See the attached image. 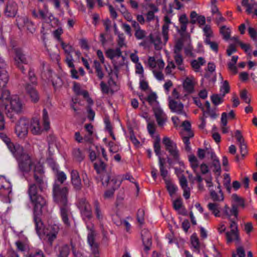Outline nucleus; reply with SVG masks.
Masks as SVG:
<instances>
[{"label":"nucleus","instance_id":"1","mask_svg":"<svg viewBox=\"0 0 257 257\" xmlns=\"http://www.w3.org/2000/svg\"><path fill=\"white\" fill-rule=\"evenodd\" d=\"M28 193L34 205L33 219L37 233L40 237L45 236L47 241L51 245L57 237L60 226L58 224L51 222L44 226L41 215L46 207V200L39 193L36 185L33 183H29Z\"/></svg>","mask_w":257,"mask_h":257},{"label":"nucleus","instance_id":"2","mask_svg":"<svg viewBox=\"0 0 257 257\" xmlns=\"http://www.w3.org/2000/svg\"><path fill=\"white\" fill-rule=\"evenodd\" d=\"M7 147L18 162L19 168L23 173H28L33 169L34 178L41 191L47 187V182L44 175L42 165L39 162L32 161L31 157L24 152L23 148L19 144H14L8 141Z\"/></svg>","mask_w":257,"mask_h":257},{"label":"nucleus","instance_id":"3","mask_svg":"<svg viewBox=\"0 0 257 257\" xmlns=\"http://www.w3.org/2000/svg\"><path fill=\"white\" fill-rule=\"evenodd\" d=\"M53 169L56 177L53 188L54 199L60 206V214L63 223L65 225L69 226L70 222L69 217L71 212L67 201L68 189L67 187L61 186L58 183L60 182L61 184H63L66 180L67 176L63 172L58 170L57 165H54Z\"/></svg>","mask_w":257,"mask_h":257},{"label":"nucleus","instance_id":"4","mask_svg":"<svg viewBox=\"0 0 257 257\" xmlns=\"http://www.w3.org/2000/svg\"><path fill=\"white\" fill-rule=\"evenodd\" d=\"M83 220L85 222L86 227L88 230L87 235V242L90 246L92 253L94 255L98 254V244L95 240L96 233L94 230L93 224H89L88 221L92 218V211L91 206L85 198L80 199L77 203Z\"/></svg>","mask_w":257,"mask_h":257},{"label":"nucleus","instance_id":"5","mask_svg":"<svg viewBox=\"0 0 257 257\" xmlns=\"http://www.w3.org/2000/svg\"><path fill=\"white\" fill-rule=\"evenodd\" d=\"M239 210L237 205L231 204V208L225 205L223 209V213L227 218L230 221L229 230L225 232L226 239L228 243L234 241H239V235L238 224L236 220L238 219Z\"/></svg>","mask_w":257,"mask_h":257},{"label":"nucleus","instance_id":"6","mask_svg":"<svg viewBox=\"0 0 257 257\" xmlns=\"http://www.w3.org/2000/svg\"><path fill=\"white\" fill-rule=\"evenodd\" d=\"M43 127L41 125L39 120L37 118L30 120V131L34 135H39L43 130L48 131L50 128V120L48 112L46 109L43 110L42 113Z\"/></svg>","mask_w":257,"mask_h":257},{"label":"nucleus","instance_id":"7","mask_svg":"<svg viewBox=\"0 0 257 257\" xmlns=\"http://www.w3.org/2000/svg\"><path fill=\"white\" fill-rule=\"evenodd\" d=\"M147 65L152 71L157 80H162L164 79L162 71L165 66V63L162 59H156L154 57H149Z\"/></svg>","mask_w":257,"mask_h":257},{"label":"nucleus","instance_id":"8","mask_svg":"<svg viewBox=\"0 0 257 257\" xmlns=\"http://www.w3.org/2000/svg\"><path fill=\"white\" fill-rule=\"evenodd\" d=\"M106 55L112 61L115 68H118L124 64L125 57L122 55L120 48L108 49L106 51Z\"/></svg>","mask_w":257,"mask_h":257},{"label":"nucleus","instance_id":"9","mask_svg":"<svg viewBox=\"0 0 257 257\" xmlns=\"http://www.w3.org/2000/svg\"><path fill=\"white\" fill-rule=\"evenodd\" d=\"M30 120L26 118H21L17 122L15 126V133L20 139L25 138L28 133Z\"/></svg>","mask_w":257,"mask_h":257},{"label":"nucleus","instance_id":"10","mask_svg":"<svg viewBox=\"0 0 257 257\" xmlns=\"http://www.w3.org/2000/svg\"><path fill=\"white\" fill-rule=\"evenodd\" d=\"M162 143L165 146V149L169 152L170 155L173 159L178 161L179 158V151L176 144L167 137H165L163 139Z\"/></svg>","mask_w":257,"mask_h":257},{"label":"nucleus","instance_id":"11","mask_svg":"<svg viewBox=\"0 0 257 257\" xmlns=\"http://www.w3.org/2000/svg\"><path fill=\"white\" fill-rule=\"evenodd\" d=\"M102 184L104 186H108L113 190L119 188L122 183L120 177L113 176L110 178L108 175H104L101 178Z\"/></svg>","mask_w":257,"mask_h":257},{"label":"nucleus","instance_id":"12","mask_svg":"<svg viewBox=\"0 0 257 257\" xmlns=\"http://www.w3.org/2000/svg\"><path fill=\"white\" fill-rule=\"evenodd\" d=\"M14 59L15 64L23 73H24L26 69L23 65L27 64L28 60L21 49L18 48L15 50Z\"/></svg>","mask_w":257,"mask_h":257},{"label":"nucleus","instance_id":"13","mask_svg":"<svg viewBox=\"0 0 257 257\" xmlns=\"http://www.w3.org/2000/svg\"><path fill=\"white\" fill-rule=\"evenodd\" d=\"M18 11V4L15 1L10 0L6 4L4 13L7 17L13 18L17 15Z\"/></svg>","mask_w":257,"mask_h":257},{"label":"nucleus","instance_id":"14","mask_svg":"<svg viewBox=\"0 0 257 257\" xmlns=\"http://www.w3.org/2000/svg\"><path fill=\"white\" fill-rule=\"evenodd\" d=\"M154 113L159 126H162L167 120V116L159 105L153 106Z\"/></svg>","mask_w":257,"mask_h":257},{"label":"nucleus","instance_id":"15","mask_svg":"<svg viewBox=\"0 0 257 257\" xmlns=\"http://www.w3.org/2000/svg\"><path fill=\"white\" fill-rule=\"evenodd\" d=\"M169 106L172 112L186 116L183 104L180 101L174 100L170 96L169 97Z\"/></svg>","mask_w":257,"mask_h":257},{"label":"nucleus","instance_id":"16","mask_svg":"<svg viewBox=\"0 0 257 257\" xmlns=\"http://www.w3.org/2000/svg\"><path fill=\"white\" fill-rule=\"evenodd\" d=\"M12 192V185L9 180L0 176V193L4 196H9Z\"/></svg>","mask_w":257,"mask_h":257},{"label":"nucleus","instance_id":"17","mask_svg":"<svg viewBox=\"0 0 257 257\" xmlns=\"http://www.w3.org/2000/svg\"><path fill=\"white\" fill-rule=\"evenodd\" d=\"M207 154H210V157L209 158L212 160V163L210 164V168L212 169L213 171L215 173L220 172V164L218 158L217 157L216 155L213 150H208Z\"/></svg>","mask_w":257,"mask_h":257},{"label":"nucleus","instance_id":"18","mask_svg":"<svg viewBox=\"0 0 257 257\" xmlns=\"http://www.w3.org/2000/svg\"><path fill=\"white\" fill-rule=\"evenodd\" d=\"M27 93L31 99V102L36 103L38 102L40 99V96L38 92L35 88L33 85L27 84L25 87Z\"/></svg>","mask_w":257,"mask_h":257},{"label":"nucleus","instance_id":"19","mask_svg":"<svg viewBox=\"0 0 257 257\" xmlns=\"http://www.w3.org/2000/svg\"><path fill=\"white\" fill-rule=\"evenodd\" d=\"M32 15L34 18L41 19L46 22H49L51 16L47 8L44 10H39L38 12L36 10H34L32 11Z\"/></svg>","mask_w":257,"mask_h":257},{"label":"nucleus","instance_id":"20","mask_svg":"<svg viewBox=\"0 0 257 257\" xmlns=\"http://www.w3.org/2000/svg\"><path fill=\"white\" fill-rule=\"evenodd\" d=\"M71 182L74 188L79 190L81 189L82 184L78 172L77 170H73L71 172Z\"/></svg>","mask_w":257,"mask_h":257},{"label":"nucleus","instance_id":"21","mask_svg":"<svg viewBox=\"0 0 257 257\" xmlns=\"http://www.w3.org/2000/svg\"><path fill=\"white\" fill-rule=\"evenodd\" d=\"M11 108L12 111L17 113L22 111L23 109L22 104L17 96H13L10 100Z\"/></svg>","mask_w":257,"mask_h":257},{"label":"nucleus","instance_id":"22","mask_svg":"<svg viewBox=\"0 0 257 257\" xmlns=\"http://www.w3.org/2000/svg\"><path fill=\"white\" fill-rule=\"evenodd\" d=\"M164 23L162 26V34L164 39V43L166 44L169 39V25L171 23V19L168 16H166L164 19Z\"/></svg>","mask_w":257,"mask_h":257},{"label":"nucleus","instance_id":"23","mask_svg":"<svg viewBox=\"0 0 257 257\" xmlns=\"http://www.w3.org/2000/svg\"><path fill=\"white\" fill-rule=\"evenodd\" d=\"M179 180L180 186L183 190V196L186 199H188L190 196V189L188 186L187 179L183 176L179 178Z\"/></svg>","mask_w":257,"mask_h":257},{"label":"nucleus","instance_id":"24","mask_svg":"<svg viewBox=\"0 0 257 257\" xmlns=\"http://www.w3.org/2000/svg\"><path fill=\"white\" fill-rule=\"evenodd\" d=\"M173 206L174 209L179 213L183 215H187V211L183 204L182 199L177 198L173 201Z\"/></svg>","mask_w":257,"mask_h":257},{"label":"nucleus","instance_id":"25","mask_svg":"<svg viewBox=\"0 0 257 257\" xmlns=\"http://www.w3.org/2000/svg\"><path fill=\"white\" fill-rule=\"evenodd\" d=\"M190 240L193 251L199 253L200 250L204 247L203 244L200 243L198 238L195 234L191 235Z\"/></svg>","mask_w":257,"mask_h":257},{"label":"nucleus","instance_id":"26","mask_svg":"<svg viewBox=\"0 0 257 257\" xmlns=\"http://www.w3.org/2000/svg\"><path fill=\"white\" fill-rule=\"evenodd\" d=\"M84 127L86 132L84 136V142L91 143L94 135V127L91 124H85Z\"/></svg>","mask_w":257,"mask_h":257},{"label":"nucleus","instance_id":"27","mask_svg":"<svg viewBox=\"0 0 257 257\" xmlns=\"http://www.w3.org/2000/svg\"><path fill=\"white\" fill-rule=\"evenodd\" d=\"M173 58L174 59V63L178 69L181 71L185 70V66L184 64V58L181 53L174 54Z\"/></svg>","mask_w":257,"mask_h":257},{"label":"nucleus","instance_id":"28","mask_svg":"<svg viewBox=\"0 0 257 257\" xmlns=\"http://www.w3.org/2000/svg\"><path fill=\"white\" fill-rule=\"evenodd\" d=\"M195 79L193 77H187L183 82V87L188 93H192L194 90Z\"/></svg>","mask_w":257,"mask_h":257},{"label":"nucleus","instance_id":"29","mask_svg":"<svg viewBox=\"0 0 257 257\" xmlns=\"http://www.w3.org/2000/svg\"><path fill=\"white\" fill-rule=\"evenodd\" d=\"M9 80L8 72L5 69L0 70V90L6 86Z\"/></svg>","mask_w":257,"mask_h":257},{"label":"nucleus","instance_id":"30","mask_svg":"<svg viewBox=\"0 0 257 257\" xmlns=\"http://www.w3.org/2000/svg\"><path fill=\"white\" fill-rule=\"evenodd\" d=\"M94 207V213L96 218L100 222L104 218V214L102 211L98 201H95L93 203Z\"/></svg>","mask_w":257,"mask_h":257},{"label":"nucleus","instance_id":"31","mask_svg":"<svg viewBox=\"0 0 257 257\" xmlns=\"http://www.w3.org/2000/svg\"><path fill=\"white\" fill-rule=\"evenodd\" d=\"M205 63V59L203 57H199L197 59L192 60L191 62V65L195 71H198L200 67Z\"/></svg>","mask_w":257,"mask_h":257},{"label":"nucleus","instance_id":"32","mask_svg":"<svg viewBox=\"0 0 257 257\" xmlns=\"http://www.w3.org/2000/svg\"><path fill=\"white\" fill-rule=\"evenodd\" d=\"M204 42L206 40L212 39L214 36V34L211 27L209 25H206L203 28Z\"/></svg>","mask_w":257,"mask_h":257},{"label":"nucleus","instance_id":"33","mask_svg":"<svg viewBox=\"0 0 257 257\" xmlns=\"http://www.w3.org/2000/svg\"><path fill=\"white\" fill-rule=\"evenodd\" d=\"M73 91L77 95H81L83 97L88 96V92L86 90H83L81 88L80 84L78 83L74 82L73 83Z\"/></svg>","mask_w":257,"mask_h":257},{"label":"nucleus","instance_id":"34","mask_svg":"<svg viewBox=\"0 0 257 257\" xmlns=\"http://www.w3.org/2000/svg\"><path fill=\"white\" fill-rule=\"evenodd\" d=\"M111 83L115 84V83L113 80H109L108 85L105 83L103 81L101 82L100 86L101 90L103 93L108 94L109 92H111L112 91L110 86Z\"/></svg>","mask_w":257,"mask_h":257},{"label":"nucleus","instance_id":"35","mask_svg":"<svg viewBox=\"0 0 257 257\" xmlns=\"http://www.w3.org/2000/svg\"><path fill=\"white\" fill-rule=\"evenodd\" d=\"M208 208L215 217L220 216V206L218 204L210 203L208 204Z\"/></svg>","mask_w":257,"mask_h":257},{"label":"nucleus","instance_id":"36","mask_svg":"<svg viewBox=\"0 0 257 257\" xmlns=\"http://www.w3.org/2000/svg\"><path fill=\"white\" fill-rule=\"evenodd\" d=\"M218 189V193H217L215 191L210 190V196L212 199L214 201H222L223 200V195L222 191L220 190V186L218 185L217 187Z\"/></svg>","mask_w":257,"mask_h":257},{"label":"nucleus","instance_id":"37","mask_svg":"<svg viewBox=\"0 0 257 257\" xmlns=\"http://www.w3.org/2000/svg\"><path fill=\"white\" fill-rule=\"evenodd\" d=\"M16 245L17 249L22 252L28 251L30 249L29 244L27 241L23 242L19 240L16 242Z\"/></svg>","mask_w":257,"mask_h":257},{"label":"nucleus","instance_id":"38","mask_svg":"<svg viewBox=\"0 0 257 257\" xmlns=\"http://www.w3.org/2000/svg\"><path fill=\"white\" fill-rule=\"evenodd\" d=\"M189 161L194 172L198 171L199 163L197 158L193 155L189 156Z\"/></svg>","mask_w":257,"mask_h":257},{"label":"nucleus","instance_id":"39","mask_svg":"<svg viewBox=\"0 0 257 257\" xmlns=\"http://www.w3.org/2000/svg\"><path fill=\"white\" fill-rule=\"evenodd\" d=\"M59 257H68L70 252V247L67 244L60 246L59 249Z\"/></svg>","mask_w":257,"mask_h":257},{"label":"nucleus","instance_id":"40","mask_svg":"<svg viewBox=\"0 0 257 257\" xmlns=\"http://www.w3.org/2000/svg\"><path fill=\"white\" fill-rule=\"evenodd\" d=\"M164 159H162L161 157H159V167L160 169L161 175L163 178L164 180L166 181V180H168L167 179V177L168 175V171L165 168L164 166Z\"/></svg>","mask_w":257,"mask_h":257},{"label":"nucleus","instance_id":"41","mask_svg":"<svg viewBox=\"0 0 257 257\" xmlns=\"http://www.w3.org/2000/svg\"><path fill=\"white\" fill-rule=\"evenodd\" d=\"M232 199L234 202H232V204H234L237 205V208L238 207H242L244 208L245 204L243 199L238 196L237 194H234L232 195Z\"/></svg>","mask_w":257,"mask_h":257},{"label":"nucleus","instance_id":"42","mask_svg":"<svg viewBox=\"0 0 257 257\" xmlns=\"http://www.w3.org/2000/svg\"><path fill=\"white\" fill-rule=\"evenodd\" d=\"M182 126L184 130L181 132V134H188L190 137L193 136V134L191 131V124L188 121H184L182 122Z\"/></svg>","mask_w":257,"mask_h":257},{"label":"nucleus","instance_id":"43","mask_svg":"<svg viewBox=\"0 0 257 257\" xmlns=\"http://www.w3.org/2000/svg\"><path fill=\"white\" fill-rule=\"evenodd\" d=\"M167 189L171 196H172L177 190V187L169 180L165 181Z\"/></svg>","mask_w":257,"mask_h":257},{"label":"nucleus","instance_id":"44","mask_svg":"<svg viewBox=\"0 0 257 257\" xmlns=\"http://www.w3.org/2000/svg\"><path fill=\"white\" fill-rule=\"evenodd\" d=\"M157 96L155 92L150 93L147 97V101L153 106L158 105L157 101Z\"/></svg>","mask_w":257,"mask_h":257},{"label":"nucleus","instance_id":"45","mask_svg":"<svg viewBox=\"0 0 257 257\" xmlns=\"http://www.w3.org/2000/svg\"><path fill=\"white\" fill-rule=\"evenodd\" d=\"M224 97L223 95L213 94L211 96V100L214 105H218L223 102Z\"/></svg>","mask_w":257,"mask_h":257},{"label":"nucleus","instance_id":"46","mask_svg":"<svg viewBox=\"0 0 257 257\" xmlns=\"http://www.w3.org/2000/svg\"><path fill=\"white\" fill-rule=\"evenodd\" d=\"M203 116L206 117L207 115H209L212 119H215L218 116V114L216 113V109H209L208 110H205L203 108Z\"/></svg>","mask_w":257,"mask_h":257},{"label":"nucleus","instance_id":"47","mask_svg":"<svg viewBox=\"0 0 257 257\" xmlns=\"http://www.w3.org/2000/svg\"><path fill=\"white\" fill-rule=\"evenodd\" d=\"M24 22L25 27L27 28V30L31 33H34L35 31V26L34 24L29 21L28 18L24 19Z\"/></svg>","mask_w":257,"mask_h":257},{"label":"nucleus","instance_id":"48","mask_svg":"<svg viewBox=\"0 0 257 257\" xmlns=\"http://www.w3.org/2000/svg\"><path fill=\"white\" fill-rule=\"evenodd\" d=\"M150 37L152 42L155 45L156 49H159L162 43L159 35H151Z\"/></svg>","mask_w":257,"mask_h":257},{"label":"nucleus","instance_id":"49","mask_svg":"<svg viewBox=\"0 0 257 257\" xmlns=\"http://www.w3.org/2000/svg\"><path fill=\"white\" fill-rule=\"evenodd\" d=\"M94 167L97 173H100L105 170L106 166L103 162L99 160L94 163Z\"/></svg>","mask_w":257,"mask_h":257},{"label":"nucleus","instance_id":"50","mask_svg":"<svg viewBox=\"0 0 257 257\" xmlns=\"http://www.w3.org/2000/svg\"><path fill=\"white\" fill-rule=\"evenodd\" d=\"M73 155L77 161L81 162L84 159V156L81 151L78 148L74 149L73 151Z\"/></svg>","mask_w":257,"mask_h":257},{"label":"nucleus","instance_id":"51","mask_svg":"<svg viewBox=\"0 0 257 257\" xmlns=\"http://www.w3.org/2000/svg\"><path fill=\"white\" fill-rule=\"evenodd\" d=\"M220 32L223 36L224 39L227 40L229 39L231 31L229 28H227L225 26H222L220 29Z\"/></svg>","mask_w":257,"mask_h":257},{"label":"nucleus","instance_id":"52","mask_svg":"<svg viewBox=\"0 0 257 257\" xmlns=\"http://www.w3.org/2000/svg\"><path fill=\"white\" fill-rule=\"evenodd\" d=\"M135 72L139 75L140 79L144 78V70L142 65L140 63H137L135 65Z\"/></svg>","mask_w":257,"mask_h":257},{"label":"nucleus","instance_id":"53","mask_svg":"<svg viewBox=\"0 0 257 257\" xmlns=\"http://www.w3.org/2000/svg\"><path fill=\"white\" fill-rule=\"evenodd\" d=\"M142 240L144 243L145 242H147L148 244H151V235L149 233V231L147 229H144L142 231Z\"/></svg>","mask_w":257,"mask_h":257},{"label":"nucleus","instance_id":"54","mask_svg":"<svg viewBox=\"0 0 257 257\" xmlns=\"http://www.w3.org/2000/svg\"><path fill=\"white\" fill-rule=\"evenodd\" d=\"M220 90L222 93V95L224 96L229 92L230 87L227 80H225L222 82V85L220 86Z\"/></svg>","mask_w":257,"mask_h":257},{"label":"nucleus","instance_id":"55","mask_svg":"<svg viewBox=\"0 0 257 257\" xmlns=\"http://www.w3.org/2000/svg\"><path fill=\"white\" fill-rule=\"evenodd\" d=\"M205 44L209 46L210 49L214 51L215 52H217L218 50V44L214 41H211V39L206 40V41L204 42Z\"/></svg>","mask_w":257,"mask_h":257},{"label":"nucleus","instance_id":"56","mask_svg":"<svg viewBox=\"0 0 257 257\" xmlns=\"http://www.w3.org/2000/svg\"><path fill=\"white\" fill-rule=\"evenodd\" d=\"M183 143L185 145V149L187 151L191 150L189 139L191 138L188 134H181Z\"/></svg>","mask_w":257,"mask_h":257},{"label":"nucleus","instance_id":"57","mask_svg":"<svg viewBox=\"0 0 257 257\" xmlns=\"http://www.w3.org/2000/svg\"><path fill=\"white\" fill-rule=\"evenodd\" d=\"M160 139L158 138L157 139L154 143V151L156 154V155L158 156V157H161V146H160Z\"/></svg>","mask_w":257,"mask_h":257},{"label":"nucleus","instance_id":"58","mask_svg":"<svg viewBox=\"0 0 257 257\" xmlns=\"http://www.w3.org/2000/svg\"><path fill=\"white\" fill-rule=\"evenodd\" d=\"M208 150H212L211 149H206V150H203L202 149H198L197 151V156L200 159H203L204 158L205 156L206 155L207 158L210 157V154H207Z\"/></svg>","mask_w":257,"mask_h":257},{"label":"nucleus","instance_id":"59","mask_svg":"<svg viewBox=\"0 0 257 257\" xmlns=\"http://www.w3.org/2000/svg\"><path fill=\"white\" fill-rule=\"evenodd\" d=\"M60 43L66 54H71L73 52L74 49L71 45L65 44L63 41H61Z\"/></svg>","mask_w":257,"mask_h":257},{"label":"nucleus","instance_id":"60","mask_svg":"<svg viewBox=\"0 0 257 257\" xmlns=\"http://www.w3.org/2000/svg\"><path fill=\"white\" fill-rule=\"evenodd\" d=\"M108 147H109V152L112 153H116L119 150V147L118 145L112 142H110L108 143Z\"/></svg>","mask_w":257,"mask_h":257},{"label":"nucleus","instance_id":"61","mask_svg":"<svg viewBox=\"0 0 257 257\" xmlns=\"http://www.w3.org/2000/svg\"><path fill=\"white\" fill-rule=\"evenodd\" d=\"M248 34L251 39L254 42H257V31L256 30L252 28L249 27L248 28Z\"/></svg>","mask_w":257,"mask_h":257},{"label":"nucleus","instance_id":"62","mask_svg":"<svg viewBox=\"0 0 257 257\" xmlns=\"http://www.w3.org/2000/svg\"><path fill=\"white\" fill-rule=\"evenodd\" d=\"M183 47V42L181 41H178L174 46V54L181 53Z\"/></svg>","mask_w":257,"mask_h":257},{"label":"nucleus","instance_id":"63","mask_svg":"<svg viewBox=\"0 0 257 257\" xmlns=\"http://www.w3.org/2000/svg\"><path fill=\"white\" fill-rule=\"evenodd\" d=\"M177 67L174 62L173 61H169L168 63L167 66L165 68V72L167 74H171L173 70Z\"/></svg>","mask_w":257,"mask_h":257},{"label":"nucleus","instance_id":"64","mask_svg":"<svg viewBox=\"0 0 257 257\" xmlns=\"http://www.w3.org/2000/svg\"><path fill=\"white\" fill-rule=\"evenodd\" d=\"M144 215H145V211L144 209H139L137 213V220L138 222L142 224L144 223Z\"/></svg>","mask_w":257,"mask_h":257}]
</instances>
